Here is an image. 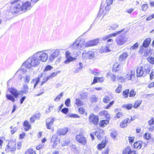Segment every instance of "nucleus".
<instances>
[{"label": "nucleus", "instance_id": "obj_1", "mask_svg": "<svg viewBox=\"0 0 154 154\" xmlns=\"http://www.w3.org/2000/svg\"><path fill=\"white\" fill-rule=\"evenodd\" d=\"M37 54H34L32 57L28 58L26 61L23 64L20 68L18 70V72L22 71L23 73L26 72V69H30L32 67L38 66L40 63V61L38 57Z\"/></svg>", "mask_w": 154, "mask_h": 154}, {"label": "nucleus", "instance_id": "obj_2", "mask_svg": "<svg viewBox=\"0 0 154 154\" xmlns=\"http://www.w3.org/2000/svg\"><path fill=\"white\" fill-rule=\"evenodd\" d=\"M128 31L124 30L122 34L117 37L116 38V42L118 45H122L125 42V36Z\"/></svg>", "mask_w": 154, "mask_h": 154}, {"label": "nucleus", "instance_id": "obj_3", "mask_svg": "<svg viewBox=\"0 0 154 154\" xmlns=\"http://www.w3.org/2000/svg\"><path fill=\"white\" fill-rule=\"evenodd\" d=\"M76 141L83 145H85L87 144L86 138L84 135L82 134L76 135L75 136Z\"/></svg>", "mask_w": 154, "mask_h": 154}, {"label": "nucleus", "instance_id": "obj_4", "mask_svg": "<svg viewBox=\"0 0 154 154\" xmlns=\"http://www.w3.org/2000/svg\"><path fill=\"white\" fill-rule=\"evenodd\" d=\"M21 4L20 10L21 11L26 12L27 10H30L32 7L31 3L29 1H26L23 3L21 2Z\"/></svg>", "mask_w": 154, "mask_h": 154}, {"label": "nucleus", "instance_id": "obj_5", "mask_svg": "<svg viewBox=\"0 0 154 154\" xmlns=\"http://www.w3.org/2000/svg\"><path fill=\"white\" fill-rule=\"evenodd\" d=\"M35 53L36 54H38V57L40 61L45 62L47 60L48 58V55L47 53L42 52L41 51H38Z\"/></svg>", "mask_w": 154, "mask_h": 154}, {"label": "nucleus", "instance_id": "obj_6", "mask_svg": "<svg viewBox=\"0 0 154 154\" xmlns=\"http://www.w3.org/2000/svg\"><path fill=\"white\" fill-rule=\"evenodd\" d=\"M20 7L21 5L20 3L12 5L10 7L11 12L13 14H15L20 11H21Z\"/></svg>", "mask_w": 154, "mask_h": 154}, {"label": "nucleus", "instance_id": "obj_7", "mask_svg": "<svg viewBox=\"0 0 154 154\" xmlns=\"http://www.w3.org/2000/svg\"><path fill=\"white\" fill-rule=\"evenodd\" d=\"M89 121L95 125H97L99 122V118L97 116L95 115L94 113H91L89 117Z\"/></svg>", "mask_w": 154, "mask_h": 154}, {"label": "nucleus", "instance_id": "obj_8", "mask_svg": "<svg viewBox=\"0 0 154 154\" xmlns=\"http://www.w3.org/2000/svg\"><path fill=\"white\" fill-rule=\"evenodd\" d=\"M65 57L66 60L64 61V63L65 64L69 63L70 62L76 59L75 58L71 56L70 52L68 50L65 52Z\"/></svg>", "mask_w": 154, "mask_h": 154}, {"label": "nucleus", "instance_id": "obj_9", "mask_svg": "<svg viewBox=\"0 0 154 154\" xmlns=\"http://www.w3.org/2000/svg\"><path fill=\"white\" fill-rule=\"evenodd\" d=\"M99 39H97L90 40L86 42L85 44V46L87 47L96 45L99 43Z\"/></svg>", "mask_w": 154, "mask_h": 154}, {"label": "nucleus", "instance_id": "obj_10", "mask_svg": "<svg viewBox=\"0 0 154 154\" xmlns=\"http://www.w3.org/2000/svg\"><path fill=\"white\" fill-rule=\"evenodd\" d=\"M60 52V49H57L55 50L49 57V59L50 61L52 62L55 58L58 56Z\"/></svg>", "mask_w": 154, "mask_h": 154}, {"label": "nucleus", "instance_id": "obj_11", "mask_svg": "<svg viewBox=\"0 0 154 154\" xmlns=\"http://www.w3.org/2000/svg\"><path fill=\"white\" fill-rule=\"evenodd\" d=\"M83 46L81 41H79L78 38L76 39L73 43L72 48L75 49H79L82 48Z\"/></svg>", "mask_w": 154, "mask_h": 154}, {"label": "nucleus", "instance_id": "obj_12", "mask_svg": "<svg viewBox=\"0 0 154 154\" xmlns=\"http://www.w3.org/2000/svg\"><path fill=\"white\" fill-rule=\"evenodd\" d=\"M82 54L83 57H84V58L86 57V58L88 59H93L95 56L94 52L91 51H89L87 53H82Z\"/></svg>", "mask_w": 154, "mask_h": 154}, {"label": "nucleus", "instance_id": "obj_13", "mask_svg": "<svg viewBox=\"0 0 154 154\" xmlns=\"http://www.w3.org/2000/svg\"><path fill=\"white\" fill-rule=\"evenodd\" d=\"M110 8V5H107L106 6L105 8V11L103 10V9L100 8L99 13L97 16V17H99L101 15H106L109 12Z\"/></svg>", "mask_w": 154, "mask_h": 154}, {"label": "nucleus", "instance_id": "obj_14", "mask_svg": "<svg viewBox=\"0 0 154 154\" xmlns=\"http://www.w3.org/2000/svg\"><path fill=\"white\" fill-rule=\"evenodd\" d=\"M136 71L137 77H140L141 76L145 77L146 76L143 69L142 66H140L138 67L136 69Z\"/></svg>", "mask_w": 154, "mask_h": 154}, {"label": "nucleus", "instance_id": "obj_15", "mask_svg": "<svg viewBox=\"0 0 154 154\" xmlns=\"http://www.w3.org/2000/svg\"><path fill=\"white\" fill-rule=\"evenodd\" d=\"M135 71L131 70L125 76L126 78L128 80L134 81L135 79Z\"/></svg>", "mask_w": 154, "mask_h": 154}, {"label": "nucleus", "instance_id": "obj_16", "mask_svg": "<svg viewBox=\"0 0 154 154\" xmlns=\"http://www.w3.org/2000/svg\"><path fill=\"white\" fill-rule=\"evenodd\" d=\"M131 123V121L129 120V118H126L123 120L120 124V126L121 128H124L126 127L128 124Z\"/></svg>", "mask_w": 154, "mask_h": 154}, {"label": "nucleus", "instance_id": "obj_17", "mask_svg": "<svg viewBox=\"0 0 154 154\" xmlns=\"http://www.w3.org/2000/svg\"><path fill=\"white\" fill-rule=\"evenodd\" d=\"M54 122V118H49L47 119L46 122V126L48 129H51V126L53 124Z\"/></svg>", "mask_w": 154, "mask_h": 154}, {"label": "nucleus", "instance_id": "obj_18", "mask_svg": "<svg viewBox=\"0 0 154 154\" xmlns=\"http://www.w3.org/2000/svg\"><path fill=\"white\" fill-rule=\"evenodd\" d=\"M143 69L145 76L147 74H149L151 70L150 66L148 64H145L143 67Z\"/></svg>", "mask_w": 154, "mask_h": 154}, {"label": "nucleus", "instance_id": "obj_19", "mask_svg": "<svg viewBox=\"0 0 154 154\" xmlns=\"http://www.w3.org/2000/svg\"><path fill=\"white\" fill-rule=\"evenodd\" d=\"M68 131L67 128H64L63 129H59L57 131V135H64L66 134Z\"/></svg>", "mask_w": 154, "mask_h": 154}, {"label": "nucleus", "instance_id": "obj_20", "mask_svg": "<svg viewBox=\"0 0 154 154\" xmlns=\"http://www.w3.org/2000/svg\"><path fill=\"white\" fill-rule=\"evenodd\" d=\"M8 91H9L12 95H13L16 98L17 96V90L13 87L8 88Z\"/></svg>", "mask_w": 154, "mask_h": 154}, {"label": "nucleus", "instance_id": "obj_21", "mask_svg": "<svg viewBox=\"0 0 154 154\" xmlns=\"http://www.w3.org/2000/svg\"><path fill=\"white\" fill-rule=\"evenodd\" d=\"M59 140L57 136L56 135H54L52 136L51 140V142L54 143L53 144V147H55L57 146Z\"/></svg>", "mask_w": 154, "mask_h": 154}, {"label": "nucleus", "instance_id": "obj_22", "mask_svg": "<svg viewBox=\"0 0 154 154\" xmlns=\"http://www.w3.org/2000/svg\"><path fill=\"white\" fill-rule=\"evenodd\" d=\"M16 143L14 141H13V140L10 141L7 145L5 150L7 152H9V148L10 147H16Z\"/></svg>", "mask_w": 154, "mask_h": 154}, {"label": "nucleus", "instance_id": "obj_23", "mask_svg": "<svg viewBox=\"0 0 154 154\" xmlns=\"http://www.w3.org/2000/svg\"><path fill=\"white\" fill-rule=\"evenodd\" d=\"M151 41V39L150 38H146L144 40L142 44L143 47L146 48L149 45Z\"/></svg>", "mask_w": 154, "mask_h": 154}, {"label": "nucleus", "instance_id": "obj_24", "mask_svg": "<svg viewBox=\"0 0 154 154\" xmlns=\"http://www.w3.org/2000/svg\"><path fill=\"white\" fill-rule=\"evenodd\" d=\"M122 64H118L117 63L114 64L112 68L113 71L116 72L120 71L122 68Z\"/></svg>", "mask_w": 154, "mask_h": 154}, {"label": "nucleus", "instance_id": "obj_25", "mask_svg": "<svg viewBox=\"0 0 154 154\" xmlns=\"http://www.w3.org/2000/svg\"><path fill=\"white\" fill-rule=\"evenodd\" d=\"M128 56V55L127 52H123L119 56V60L120 61L124 60Z\"/></svg>", "mask_w": 154, "mask_h": 154}, {"label": "nucleus", "instance_id": "obj_26", "mask_svg": "<svg viewBox=\"0 0 154 154\" xmlns=\"http://www.w3.org/2000/svg\"><path fill=\"white\" fill-rule=\"evenodd\" d=\"M142 143H143L141 141H136L134 144V148L137 149H140L142 147Z\"/></svg>", "mask_w": 154, "mask_h": 154}, {"label": "nucleus", "instance_id": "obj_27", "mask_svg": "<svg viewBox=\"0 0 154 154\" xmlns=\"http://www.w3.org/2000/svg\"><path fill=\"white\" fill-rule=\"evenodd\" d=\"M124 30H125V28H124L123 29H122V30H120V31H117L115 33H114L112 34H110L107 35L109 38H110V37H115L117 35L119 34L122 33L123 31H124Z\"/></svg>", "mask_w": 154, "mask_h": 154}, {"label": "nucleus", "instance_id": "obj_28", "mask_svg": "<svg viewBox=\"0 0 154 154\" xmlns=\"http://www.w3.org/2000/svg\"><path fill=\"white\" fill-rule=\"evenodd\" d=\"M109 123V120H103L100 121L99 123V125L100 127H103L106 126Z\"/></svg>", "mask_w": 154, "mask_h": 154}, {"label": "nucleus", "instance_id": "obj_29", "mask_svg": "<svg viewBox=\"0 0 154 154\" xmlns=\"http://www.w3.org/2000/svg\"><path fill=\"white\" fill-rule=\"evenodd\" d=\"M6 97L8 100H11L12 102H14L15 101V97L11 94H8L6 95Z\"/></svg>", "mask_w": 154, "mask_h": 154}, {"label": "nucleus", "instance_id": "obj_30", "mask_svg": "<svg viewBox=\"0 0 154 154\" xmlns=\"http://www.w3.org/2000/svg\"><path fill=\"white\" fill-rule=\"evenodd\" d=\"M80 98L82 100L87 98L88 97V94L87 92H83L80 94Z\"/></svg>", "mask_w": 154, "mask_h": 154}, {"label": "nucleus", "instance_id": "obj_31", "mask_svg": "<svg viewBox=\"0 0 154 154\" xmlns=\"http://www.w3.org/2000/svg\"><path fill=\"white\" fill-rule=\"evenodd\" d=\"M23 91L25 94H27L28 93L29 88L28 85L25 84H24L23 85Z\"/></svg>", "mask_w": 154, "mask_h": 154}, {"label": "nucleus", "instance_id": "obj_32", "mask_svg": "<svg viewBox=\"0 0 154 154\" xmlns=\"http://www.w3.org/2000/svg\"><path fill=\"white\" fill-rule=\"evenodd\" d=\"M122 107L128 110L131 109L133 107V105L131 103L125 104L122 106Z\"/></svg>", "mask_w": 154, "mask_h": 154}, {"label": "nucleus", "instance_id": "obj_33", "mask_svg": "<svg viewBox=\"0 0 154 154\" xmlns=\"http://www.w3.org/2000/svg\"><path fill=\"white\" fill-rule=\"evenodd\" d=\"M129 89H126L122 92V95L124 96V98H127L128 96L129 93Z\"/></svg>", "mask_w": 154, "mask_h": 154}, {"label": "nucleus", "instance_id": "obj_34", "mask_svg": "<svg viewBox=\"0 0 154 154\" xmlns=\"http://www.w3.org/2000/svg\"><path fill=\"white\" fill-rule=\"evenodd\" d=\"M142 101L141 100H137L136 101L134 105V107L135 109L137 108L139 106H140V105Z\"/></svg>", "mask_w": 154, "mask_h": 154}, {"label": "nucleus", "instance_id": "obj_35", "mask_svg": "<svg viewBox=\"0 0 154 154\" xmlns=\"http://www.w3.org/2000/svg\"><path fill=\"white\" fill-rule=\"evenodd\" d=\"M94 133H95V135L97 137L98 139L100 140L103 137L102 134L100 133V132L96 131Z\"/></svg>", "mask_w": 154, "mask_h": 154}, {"label": "nucleus", "instance_id": "obj_36", "mask_svg": "<svg viewBox=\"0 0 154 154\" xmlns=\"http://www.w3.org/2000/svg\"><path fill=\"white\" fill-rule=\"evenodd\" d=\"M117 135V131L116 130H112L110 134L111 137L114 139H115Z\"/></svg>", "mask_w": 154, "mask_h": 154}, {"label": "nucleus", "instance_id": "obj_37", "mask_svg": "<svg viewBox=\"0 0 154 154\" xmlns=\"http://www.w3.org/2000/svg\"><path fill=\"white\" fill-rule=\"evenodd\" d=\"M119 27V25L116 23L113 24L110 26L109 29L111 30H116Z\"/></svg>", "mask_w": 154, "mask_h": 154}, {"label": "nucleus", "instance_id": "obj_38", "mask_svg": "<svg viewBox=\"0 0 154 154\" xmlns=\"http://www.w3.org/2000/svg\"><path fill=\"white\" fill-rule=\"evenodd\" d=\"M75 104L78 106H80L83 105V102L79 98H76L75 100Z\"/></svg>", "mask_w": 154, "mask_h": 154}, {"label": "nucleus", "instance_id": "obj_39", "mask_svg": "<svg viewBox=\"0 0 154 154\" xmlns=\"http://www.w3.org/2000/svg\"><path fill=\"white\" fill-rule=\"evenodd\" d=\"M24 82L26 83H28L30 80V76L29 75H26L25 77H24Z\"/></svg>", "mask_w": 154, "mask_h": 154}, {"label": "nucleus", "instance_id": "obj_40", "mask_svg": "<svg viewBox=\"0 0 154 154\" xmlns=\"http://www.w3.org/2000/svg\"><path fill=\"white\" fill-rule=\"evenodd\" d=\"M106 143L98 144L97 146L98 149L99 150H101L102 149L104 148L106 146Z\"/></svg>", "mask_w": 154, "mask_h": 154}, {"label": "nucleus", "instance_id": "obj_41", "mask_svg": "<svg viewBox=\"0 0 154 154\" xmlns=\"http://www.w3.org/2000/svg\"><path fill=\"white\" fill-rule=\"evenodd\" d=\"M67 116L69 117H72L73 118H79L80 117L79 116L75 114L69 113L67 114Z\"/></svg>", "mask_w": 154, "mask_h": 154}, {"label": "nucleus", "instance_id": "obj_42", "mask_svg": "<svg viewBox=\"0 0 154 154\" xmlns=\"http://www.w3.org/2000/svg\"><path fill=\"white\" fill-rule=\"evenodd\" d=\"M63 95V92H61L60 94L57 96L56 98H55L54 99V101L56 102H58L60 100V98L62 97Z\"/></svg>", "mask_w": 154, "mask_h": 154}, {"label": "nucleus", "instance_id": "obj_43", "mask_svg": "<svg viewBox=\"0 0 154 154\" xmlns=\"http://www.w3.org/2000/svg\"><path fill=\"white\" fill-rule=\"evenodd\" d=\"M148 61L152 64H154V58L152 57H149L147 58Z\"/></svg>", "mask_w": 154, "mask_h": 154}, {"label": "nucleus", "instance_id": "obj_44", "mask_svg": "<svg viewBox=\"0 0 154 154\" xmlns=\"http://www.w3.org/2000/svg\"><path fill=\"white\" fill-rule=\"evenodd\" d=\"M110 101V97L106 96H105L103 99V102L105 103H108Z\"/></svg>", "mask_w": 154, "mask_h": 154}, {"label": "nucleus", "instance_id": "obj_45", "mask_svg": "<svg viewBox=\"0 0 154 154\" xmlns=\"http://www.w3.org/2000/svg\"><path fill=\"white\" fill-rule=\"evenodd\" d=\"M97 98L95 96H93L90 98V101L91 102L93 103L97 102Z\"/></svg>", "mask_w": 154, "mask_h": 154}, {"label": "nucleus", "instance_id": "obj_46", "mask_svg": "<svg viewBox=\"0 0 154 154\" xmlns=\"http://www.w3.org/2000/svg\"><path fill=\"white\" fill-rule=\"evenodd\" d=\"M139 47L138 43L137 42L135 43L133 46L131 47L130 49L132 50H134L137 49Z\"/></svg>", "mask_w": 154, "mask_h": 154}, {"label": "nucleus", "instance_id": "obj_47", "mask_svg": "<svg viewBox=\"0 0 154 154\" xmlns=\"http://www.w3.org/2000/svg\"><path fill=\"white\" fill-rule=\"evenodd\" d=\"M50 79V77L48 75L44 78L43 81L42 82L41 86H42L46 82Z\"/></svg>", "mask_w": 154, "mask_h": 154}, {"label": "nucleus", "instance_id": "obj_48", "mask_svg": "<svg viewBox=\"0 0 154 154\" xmlns=\"http://www.w3.org/2000/svg\"><path fill=\"white\" fill-rule=\"evenodd\" d=\"M151 135L150 134L147 133H145L143 135V137L146 140H149L151 137Z\"/></svg>", "mask_w": 154, "mask_h": 154}, {"label": "nucleus", "instance_id": "obj_49", "mask_svg": "<svg viewBox=\"0 0 154 154\" xmlns=\"http://www.w3.org/2000/svg\"><path fill=\"white\" fill-rule=\"evenodd\" d=\"M53 68V67L50 65H47L45 68L44 70V72H46L51 70Z\"/></svg>", "mask_w": 154, "mask_h": 154}, {"label": "nucleus", "instance_id": "obj_50", "mask_svg": "<svg viewBox=\"0 0 154 154\" xmlns=\"http://www.w3.org/2000/svg\"><path fill=\"white\" fill-rule=\"evenodd\" d=\"M60 71H59L57 72H52L51 74L50 75L48 76L50 77V78H52L53 77L56 76L58 73H60Z\"/></svg>", "mask_w": 154, "mask_h": 154}, {"label": "nucleus", "instance_id": "obj_51", "mask_svg": "<svg viewBox=\"0 0 154 154\" xmlns=\"http://www.w3.org/2000/svg\"><path fill=\"white\" fill-rule=\"evenodd\" d=\"M129 93L130 97H134L136 95V92H135L134 90L132 89L130 92L129 91Z\"/></svg>", "mask_w": 154, "mask_h": 154}, {"label": "nucleus", "instance_id": "obj_52", "mask_svg": "<svg viewBox=\"0 0 154 154\" xmlns=\"http://www.w3.org/2000/svg\"><path fill=\"white\" fill-rule=\"evenodd\" d=\"M122 87V85H119L118 87L115 90L116 92L118 93H120L121 92L122 90V89L121 88Z\"/></svg>", "mask_w": 154, "mask_h": 154}, {"label": "nucleus", "instance_id": "obj_53", "mask_svg": "<svg viewBox=\"0 0 154 154\" xmlns=\"http://www.w3.org/2000/svg\"><path fill=\"white\" fill-rule=\"evenodd\" d=\"M148 6L146 4H143L141 7V9L144 11H145L148 8Z\"/></svg>", "mask_w": 154, "mask_h": 154}, {"label": "nucleus", "instance_id": "obj_54", "mask_svg": "<svg viewBox=\"0 0 154 154\" xmlns=\"http://www.w3.org/2000/svg\"><path fill=\"white\" fill-rule=\"evenodd\" d=\"M70 103V100L69 98L67 99L65 102V104L66 105V106L69 107Z\"/></svg>", "mask_w": 154, "mask_h": 154}, {"label": "nucleus", "instance_id": "obj_55", "mask_svg": "<svg viewBox=\"0 0 154 154\" xmlns=\"http://www.w3.org/2000/svg\"><path fill=\"white\" fill-rule=\"evenodd\" d=\"M18 70L16 74L15 75H19V78L21 80L23 78L22 75L21 74V73L24 74L25 73H23L22 71H20L19 72H18Z\"/></svg>", "mask_w": 154, "mask_h": 154}, {"label": "nucleus", "instance_id": "obj_56", "mask_svg": "<svg viewBox=\"0 0 154 154\" xmlns=\"http://www.w3.org/2000/svg\"><path fill=\"white\" fill-rule=\"evenodd\" d=\"M61 111L63 113L66 114L69 112V109L67 108H64L61 110Z\"/></svg>", "mask_w": 154, "mask_h": 154}, {"label": "nucleus", "instance_id": "obj_57", "mask_svg": "<svg viewBox=\"0 0 154 154\" xmlns=\"http://www.w3.org/2000/svg\"><path fill=\"white\" fill-rule=\"evenodd\" d=\"M69 140L68 139L65 140L62 143V145L64 146L68 145L69 143Z\"/></svg>", "mask_w": 154, "mask_h": 154}, {"label": "nucleus", "instance_id": "obj_58", "mask_svg": "<svg viewBox=\"0 0 154 154\" xmlns=\"http://www.w3.org/2000/svg\"><path fill=\"white\" fill-rule=\"evenodd\" d=\"M114 101L112 100L108 104L107 106L105 107V108L106 109H109V108L112 105L114 104Z\"/></svg>", "mask_w": 154, "mask_h": 154}, {"label": "nucleus", "instance_id": "obj_59", "mask_svg": "<svg viewBox=\"0 0 154 154\" xmlns=\"http://www.w3.org/2000/svg\"><path fill=\"white\" fill-rule=\"evenodd\" d=\"M26 134L25 132H22V133L20 134L19 135V138L21 140L23 139L24 138Z\"/></svg>", "mask_w": 154, "mask_h": 154}, {"label": "nucleus", "instance_id": "obj_60", "mask_svg": "<svg viewBox=\"0 0 154 154\" xmlns=\"http://www.w3.org/2000/svg\"><path fill=\"white\" fill-rule=\"evenodd\" d=\"M106 111L103 110L99 112V115L101 116H105V114L106 113Z\"/></svg>", "mask_w": 154, "mask_h": 154}, {"label": "nucleus", "instance_id": "obj_61", "mask_svg": "<svg viewBox=\"0 0 154 154\" xmlns=\"http://www.w3.org/2000/svg\"><path fill=\"white\" fill-rule=\"evenodd\" d=\"M131 150L128 148H126L123 151V154H128L129 151Z\"/></svg>", "mask_w": 154, "mask_h": 154}, {"label": "nucleus", "instance_id": "obj_62", "mask_svg": "<svg viewBox=\"0 0 154 154\" xmlns=\"http://www.w3.org/2000/svg\"><path fill=\"white\" fill-rule=\"evenodd\" d=\"M103 52H108L111 51V50L109 49V48L107 46L104 48V49H103Z\"/></svg>", "mask_w": 154, "mask_h": 154}, {"label": "nucleus", "instance_id": "obj_63", "mask_svg": "<svg viewBox=\"0 0 154 154\" xmlns=\"http://www.w3.org/2000/svg\"><path fill=\"white\" fill-rule=\"evenodd\" d=\"M134 138L135 137L134 136L128 137V140L129 141V142L131 143H133V142Z\"/></svg>", "mask_w": 154, "mask_h": 154}, {"label": "nucleus", "instance_id": "obj_64", "mask_svg": "<svg viewBox=\"0 0 154 154\" xmlns=\"http://www.w3.org/2000/svg\"><path fill=\"white\" fill-rule=\"evenodd\" d=\"M154 18V13L146 19V20L148 21Z\"/></svg>", "mask_w": 154, "mask_h": 154}]
</instances>
